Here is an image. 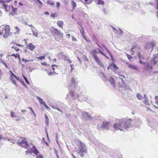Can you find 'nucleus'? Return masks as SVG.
<instances>
[{
    "label": "nucleus",
    "instance_id": "f257e3e1",
    "mask_svg": "<svg viewBox=\"0 0 158 158\" xmlns=\"http://www.w3.org/2000/svg\"><path fill=\"white\" fill-rule=\"evenodd\" d=\"M131 118L127 119L123 118L119 121V123H115L114 128L116 130H119L123 131L124 130L127 131L131 130V127L133 126L131 123Z\"/></svg>",
    "mask_w": 158,
    "mask_h": 158
},
{
    "label": "nucleus",
    "instance_id": "f03ea898",
    "mask_svg": "<svg viewBox=\"0 0 158 158\" xmlns=\"http://www.w3.org/2000/svg\"><path fill=\"white\" fill-rule=\"evenodd\" d=\"M0 28H2V29L1 34H3L5 31V34L3 35V37L4 38H7L10 33V26L9 25H2L0 27Z\"/></svg>",
    "mask_w": 158,
    "mask_h": 158
},
{
    "label": "nucleus",
    "instance_id": "7ed1b4c3",
    "mask_svg": "<svg viewBox=\"0 0 158 158\" xmlns=\"http://www.w3.org/2000/svg\"><path fill=\"white\" fill-rule=\"evenodd\" d=\"M76 143L79 149V150H81L82 152H84L85 150H87L85 145L81 140L77 139L76 140Z\"/></svg>",
    "mask_w": 158,
    "mask_h": 158
},
{
    "label": "nucleus",
    "instance_id": "20e7f679",
    "mask_svg": "<svg viewBox=\"0 0 158 158\" xmlns=\"http://www.w3.org/2000/svg\"><path fill=\"white\" fill-rule=\"evenodd\" d=\"M26 139L24 138H23V139L21 142H17L16 143L17 144L19 145L20 146L27 149L28 148L29 145H30V143L28 144L27 142L26 141Z\"/></svg>",
    "mask_w": 158,
    "mask_h": 158
},
{
    "label": "nucleus",
    "instance_id": "39448f33",
    "mask_svg": "<svg viewBox=\"0 0 158 158\" xmlns=\"http://www.w3.org/2000/svg\"><path fill=\"white\" fill-rule=\"evenodd\" d=\"M27 149L30 150L31 153H33L36 155H37L39 153L38 151L36 148L35 146L31 143L30 145H29L28 148H27Z\"/></svg>",
    "mask_w": 158,
    "mask_h": 158
},
{
    "label": "nucleus",
    "instance_id": "423d86ee",
    "mask_svg": "<svg viewBox=\"0 0 158 158\" xmlns=\"http://www.w3.org/2000/svg\"><path fill=\"white\" fill-rule=\"evenodd\" d=\"M58 56L60 59H63L65 61H68L69 63L72 62L71 60L67 56L63 54L62 53L59 54Z\"/></svg>",
    "mask_w": 158,
    "mask_h": 158
},
{
    "label": "nucleus",
    "instance_id": "0eeeda50",
    "mask_svg": "<svg viewBox=\"0 0 158 158\" xmlns=\"http://www.w3.org/2000/svg\"><path fill=\"white\" fill-rule=\"evenodd\" d=\"M83 118L89 120L92 119L93 118L92 117L89 115L86 112H83L81 114Z\"/></svg>",
    "mask_w": 158,
    "mask_h": 158
},
{
    "label": "nucleus",
    "instance_id": "6e6552de",
    "mask_svg": "<svg viewBox=\"0 0 158 158\" xmlns=\"http://www.w3.org/2000/svg\"><path fill=\"white\" fill-rule=\"evenodd\" d=\"M109 123L108 122H103L102 125V127L107 130H108L109 128Z\"/></svg>",
    "mask_w": 158,
    "mask_h": 158
},
{
    "label": "nucleus",
    "instance_id": "1a4fd4ad",
    "mask_svg": "<svg viewBox=\"0 0 158 158\" xmlns=\"http://www.w3.org/2000/svg\"><path fill=\"white\" fill-rule=\"evenodd\" d=\"M4 8L6 12H7L8 11H10L11 10V8H12V6L7 5H3Z\"/></svg>",
    "mask_w": 158,
    "mask_h": 158
},
{
    "label": "nucleus",
    "instance_id": "9d476101",
    "mask_svg": "<svg viewBox=\"0 0 158 158\" xmlns=\"http://www.w3.org/2000/svg\"><path fill=\"white\" fill-rule=\"evenodd\" d=\"M93 57H94L95 61L100 66H101L102 65L101 61L100 60L99 58L97 56H93Z\"/></svg>",
    "mask_w": 158,
    "mask_h": 158
},
{
    "label": "nucleus",
    "instance_id": "9b49d317",
    "mask_svg": "<svg viewBox=\"0 0 158 158\" xmlns=\"http://www.w3.org/2000/svg\"><path fill=\"white\" fill-rule=\"evenodd\" d=\"M128 67L131 69L136 70H138V68L135 65H134L131 64H128Z\"/></svg>",
    "mask_w": 158,
    "mask_h": 158
},
{
    "label": "nucleus",
    "instance_id": "f8f14e48",
    "mask_svg": "<svg viewBox=\"0 0 158 158\" xmlns=\"http://www.w3.org/2000/svg\"><path fill=\"white\" fill-rule=\"evenodd\" d=\"M9 73H10V78L12 79L14 77L16 79L18 80H19V78L17 77L16 75H15L11 71H10Z\"/></svg>",
    "mask_w": 158,
    "mask_h": 158
},
{
    "label": "nucleus",
    "instance_id": "ddd939ff",
    "mask_svg": "<svg viewBox=\"0 0 158 158\" xmlns=\"http://www.w3.org/2000/svg\"><path fill=\"white\" fill-rule=\"evenodd\" d=\"M156 44L155 42L152 41L150 43H148L147 46H148V48H153L154 46H155Z\"/></svg>",
    "mask_w": 158,
    "mask_h": 158
},
{
    "label": "nucleus",
    "instance_id": "4468645a",
    "mask_svg": "<svg viewBox=\"0 0 158 158\" xmlns=\"http://www.w3.org/2000/svg\"><path fill=\"white\" fill-rule=\"evenodd\" d=\"M52 33L55 35H59L60 34V32L58 29L53 28V29L52 31Z\"/></svg>",
    "mask_w": 158,
    "mask_h": 158
},
{
    "label": "nucleus",
    "instance_id": "2eb2a0df",
    "mask_svg": "<svg viewBox=\"0 0 158 158\" xmlns=\"http://www.w3.org/2000/svg\"><path fill=\"white\" fill-rule=\"evenodd\" d=\"M108 81L113 86L114 88L115 87V85L113 78L112 77H110L108 79Z\"/></svg>",
    "mask_w": 158,
    "mask_h": 158
},
{
    "label": "nucleus",
    "instance_id": "dca6fc26",
    "mask_svg": "<svg viewBox=\"0 0 158 158\" xmlns=\"http://www.w3.org/2000/svg\"><path fill=\"white\" fill-rule=\"evenodd\" d=\"M72 85H71L73 88H75L76 85L75 79L74 77L72 78L71 80Z\"/></svg>",
    "mask_w": 158,
    "mask_h": 158
},
{
    "label": "nucleus",
    "instance_id": "f3484780",
    "mask_svg": "<svg viewBox=\"0 0 158 158\" xmlns=\"http://www.w3.org/2000/svg\"><path fill=\"white\" fill-rule=\"evenodd\" d=\"M87 150H85V151L82 152L81 150H79V152H77V154L79 155L81 157L84 156V153H86Z\"/></svg>",
    "mask_w": 158,
    "mask_h": 158
},
{
    "label": "nucleus",
    "instance_id": "a211bd4d",
    "mask_svg": "<svg viewBox=\"0 0 158 158\" xmlns=\"http://www.w3.org/2000/svg\"><path fill=\"white\" fill-rule=\"evenodd\" d=\"M28 48L31 50H32L35 47V46L33 45L31 43L29 44H28Z\"/></svg>",
    "mask_w": 158,
    "mask_h": 158
},
{
    "label": "nucleus",
    "instance_id": "6ab92c4d",
    "mask_svg": "<svg viewBox=\"0 0 158 158\" xmlns=\"http://www.w3.org/2000/svg\"><path fill=\"white\" fill-rule=\"evenodd\" d=\"M37 99L38 100L41 104L44 105L46 103L41 98L39 97L38 96L37 97Z\"/></svg>",
    "mask_w": 158,
    "mask_h": 158
},
{
    "label": "nucleus",
    "instance_id": "aec40b11",
    "mask_svg": "<svg viewBox=\"0 0 158 158\" xmlns=\"http://www.w3.org/2000/svg\"><path fill=\"white\" fill-rule=\"evenodd\" d=\"M104 48L105 50L109 54V55H110V56L112 58H113V56L112 55L111 52H110L109 51V50L108 49V48L106 47L104 45H103Z\"/></svg>",
    "mask_w": 158,
    "mask_h": 158
},
{
    "label": "nucleus",
    "instance_id": "412c9836",
    "mask_svg": "<svg viewBox=\"0 0 158 158\" xmlns=\"http://www.w3.org/2000/svg\"><path fill=\"white\" fill-rule=\"evenodd\" d=\"M63 24V22L62 21H59L57 22V25L60 27L62 28V25Z\"/></svg>",
    "mask_w": 158,
    "mask_h": 158
},
{
    "label": "nucleus",
    "instance_id": "4be33fe9",
    "mask_svg": "<svg viewBox=\"0 0 158 158\" xmlns=\"http://www.w3.org/2000/svg\"><path fill=\"white\" fill-rule=\"evenodd\" d=\"M97 49L98 50V48H97ZM98 53V52H97V49H94L91 52V54L93 55V56H96V54Z\"/></svg>",
    "mask_w": 158,
    "mask_h": 158
},
{
    "label": "nucleus",
    "instance_id": "5701e85b",
    "mask_svg": "<svg viewBox=\"0 0 158 158\" xmlns=\"http://www.w3.org/2000/svg\"><path fill=\"white\" fill-rule=\"evenodd\" d=\"M71 4L73 6V9L74 10L75 9V7L76 6L77 4L75 2L73 1H71Z\"/></svg>",
    "mask_w": 158,
    "mask_h": 158
},
{
    "label": "nucleus",
    "instance_id": "b1692460",
    "mask_svg": "<svg viewBox=\"0 0 158 158\" xmlns=\"http://www.w3.org/2000/svg\"><path fill=\"white\" fill-rule=\"evenodd\" d=\"M136 96L137 98L139 100H141L143 98V96L142 95L140 94L139 93H137Z\"/></svg>",
    "mask_w": 158,
    "mask_h": 158
},
{
    "label": "nucleus",
    "instance_id": "393cba45",
    "mask_svg": "<svg viewBox=\"0 0 158 158\" xmlns=\"http://www.w3.org/2000/svg\"><path fill=\"white\" fill-rule=\"evenodd\" d=\"M32 31L33 33V35L35 36V37H37L38 36V33L35 31V32L33 29H32Z\"/></svg>",
    "mask_w": 158,
    "mask_h": 158
},
{
    "label": "nucleus",
    "instance_id": "a878e982",
    "mask_svg": "<svg viewBox=\"0 0 158 158\" xmlns=\"http://www.w3.org/2000/svg\"><path fill=\"white\" fill-rule=\"evenodd\" d=\"M118 80L119 81L122 82V84L123 86H124L126 85L125 83L123 81V79L122 78H118Z\"/></svg>",
    "mask_w": 158,
    "mask_h": 158
},
{
    "label": "nucleus",
    "instance_id": "bb28decb",
    "mask_svg": "<svg viewBox=\"0 0 158 158\" xmlns=\"http://www.w3.org/2000/svg\"><path fill=\"white\" fill-rule=\"evenodd\" d=\"M143 102L145 105H149V103L148 98L145 99L143 101Z\"/></svg>",
    "mask_w": 158,
    "mask_h": 158
},
{
    "label": "nucleus",
    "instance_id": "cd10ccee",
    "mask_svg": "<svg viewBox=\"0 0 158 158\" xmlns=\"http://www.w3.org/2000/svg\"><path fill=\"white\" fill-rule=\"evenodd\" d=\"M97 3L99 5H103L104 2L102 0H97Z\"/></svg>",
    "mask_w": 158,
    "mask_h": 158
},
{
    "label": "nucleus",
    "instance_id": "c85d7f7f",
    "mask_svg": "<svg viewBox=\"0 0 158 158\" xmlns=\"http://www.w3.org/2000/svg\"><path fill=\"white\" fill-rule=\"evenodd\" d=\"M28 108L30 110L31 113L33 114L34 116L35 117L36 116V114H35V112H34V110H33L32 108L31 107H29Z\"/></svg>",
    "mask_w": 158,
    "mask_h": 158
},
{
    "label": "nucleus",
    "instance_id": "c756f323",
    "mask_svg": "<svg viewBox=\"0 0 158 158\" xmlns=\"http://www.w3.org/2000/svg\"><path fill=\"white\" fill-rule=\"evenodd\" d=\"M15 29L17 30V31L15 33V34H18L19 33L20 29L17 26L15 27Z\"/></svg>",
    "mask_w": 158,
    "mask_h": 158
},
{
    "label": "nucleus",
    "instance_id": "7c9ffc66",
    "mask_svg": "<svg viewBox=\"0 0 158 158\" xmlns=\"http://www.w3.org/2000/svg\"><path fill=\"white\" fill-rule=\"evenodd\" d=\"M98 49L99 53H101L105 57H106L107 59H109V58L108 57H107V56H106L98 48Z\"/></svg>",
    "mask_w": 158,
    "mask_h": 158
},
{
    "label": "nucleus",
    "instance_id": "2f4dec72",
    "mask_svg": "<svg viewBox=\"0 0 158 158\" xmlns=\"http://www.w3.org/2000/svg\"><path fill=\"white\" fill-rule=\"evenodd\" d=\"M138 55L139 59L141 60L142 59L143 60L144 59V57L140 55V53H138Z\"/></svg>",
    "mask_w": 158,
    "mask_h": 158
},
{
    "label": "nucleus",
    "instance_id": "473e14b6",
    "mask_svg": "<svg viewBox=\"0 0 158 158\" xmlns=\"http://www.w3.org/2000/svg\"><path fill=\"white\" fill-rule=\"evenodd\" d=\"M10 79L11 80L12 82L15 85H16V86H17V85L16 83V81L13 78L12 79Z\"/></svg>",
    "mask_w": 158,
    "mask_h": 158
},
{
    "label": "nucleus",
    "instance_id": "72a5a7b5",
    "mask_svg": "<svg viewBox=\"0 0 158 158\" xmlns=\"http://www.w3.org/2000/svg\"><path fill=\"white\" fill-rule=\"evenodd\" d=\"M45 117L46 120V123L47 124V126H48V123H49L48 118V117L47 116L46 114H45Z\"/></svg>",
    "mask_w": 158,
    "mask_h": 158
},
{
    "label": "nucleus",
    "instance_id": "f704fd0d",
    "mask_svg": "<svg viewBox=\"0 0 158 158\" xmlns=\"http://www.w3.org/2000/svg\"><path fill=\"white\" fill-rule=\"evenodd\" d=\"M82 28V29L81 30V32L82 35V36H84L85 38V35H84V33H85V32H84V29L82 27H81Z\"/></svg>",
    "mask_w": 158,
    "mask_h": 158
},
{
    "label": "nucleus",
    "instance_id": "c9c22d12",
    "mask_svg": "<svg viewBox=\"0 0 158 158\" xmlns=\"http://www.w3.org/2000/svg\"><path fill=\"white\" fill-rule=\"evenodd\" d=\"M144 64V66L146 69H148V67H149V64L148 63H146L145 62H143Z\"/></svg>",
    "mask_w": 158,
    "mask_h": 158
},
{
    "label": "nucleus",
    "instance_id": "e433bc0d",
    "mask_svg": "<svg viewBox=\"0 0 158 158\" xmlns=\"http://www.w3.org/2000/svg\"><path fill=\"white\" fill-rule=\"evenodd\" d=\"M17 10V8H14L13 6H12V8H11V10L12 12L14 13H15Z\"/></svg>",
    "mask_w": 158,
    "mask_h": 158
},
{
    "label": "nucleus",
    "instance_id": "4c0bfd02",
    "mask_svg": "<svg viewBox=\"0 0 158 158\" xmlns=\"http://www.w3.org/2000/svg\"><path fill=\"white\" fill-rule=\"evenodd\" d=\"M110 65L115 69H118V67H117V65L113 63H112L110 64Z\"/></svg>",
    "mask_w": 158,
    "mask_h": 158
},
{
    "label": "nucleus",
    "instance_id": "58836bf2",
    "mask_svg": "<svg viewBox=\"0 0 158 158\" xmlns=\"http://www.w3.org/2000/svg\"><path fill=\"white\" fill-rule=\"evenodd\" d=\"M10 115H11V116L12 117H16V116L15 113L14 112H12V111H11V112H10Z\"/></svg>",
    "mask_w": 158,
    "mask_h": 158
},
{
    "label": "nucleus",
    "instance_id": "ea45409f",
    "mask_svg": "<svg viewBox=\"0 0 158 158\" xmlns=\"http://www.w3.org/2000/svg\"><path fill=\"white\" fill-rule=\"evenodd\" d=\"M47 3L51 6H53L54 4V3L53 2L51 1H48L47 2Z\"/></svg>",
    "mask_w": 158,
    "mask_h": 158
},
{
    "label": "nucleus",
    "instance_id": "a19ab883",
    "mask_svg": "<svg viewBox=\"0 0 158 158\" xmlns=\"http://www.w3.org/2000/svg\"><path fill=\"white\" fill-rule=\"evenodd\" d=\"M156 58H155V56H154V57L153 58L152 61V62H153L154 64H157V61L156 60Z\"/></svg>",
    "mask_w": 158,
    "mask_h": 158
},
{
    "label": "nucleus",
    "instance_id": "79ce46f5",
    "mask_svg": "<svg viewBox=\"0 0 158 158\" xmlns=\"http://www.w3.org/2000/svg\"><path fill=\"white\" fill-rule=\"evenodd\" d=\"M155 99L156 100V103L158 105V96H156L155 97Z\"/></svg>",
    "mask_w": 158,
    "mask_h": 158
},
{
    "label": "nucleus",
    "instance_id": "37998d69",
    "mask_svg": "<svg viewBox=\"0 0 158 158\" xmlns=\"http://www.w3.org/2000/svg\"><path fill=\"white\" fill-rule=\"evenodd\" d=\"M23 78H24V80H25V81H26V82L28 84H29V82L28 81L27 78L24 75H23Z\"/></svg>",
    "mask_w": 158,
    "mask_h": 158
},
{
    "label": "nucleus",
    "instance_id": "c03bdc74",
    "mask_svg": "<svg viewBox=\"0 0 158 158\" xmlns=\"http://www.w3.org/2000/svg\"><path fill=\"white\" fill-rule=\"evenodd\" d=\"M45 57L44 56H40L38 58V59H40V60H43L45 59Z\"/></svg>",
    "mask_w": 158,
    "mask_h": 158
},
{
    "label": "nucleus",
    "instance_id": "a18cd8bd",
    "mask_svg": "<svg viewBox=\"0 0 158 158\" xmlns=\"http://www.w3.org/2000/svg\"><path fill=\"white\" fill-rule=\"evenodd\" d=\"M50 16L52 18H54L57 16V15L55 13L52 14Z\"/></svg>",
    "mask_w": 158,
    "mask_h": 158
},
{
    "label": "nucleus",
    "instance_id": "49530a36",
    "mask_svg": "<svg viewBox=\"0 0 158 158\" xmlns=\"http://www.w3.org/2000/svg\"><path fill=\"white\" fill-rule=\"evenodd\" d=\"M25 153L27 154H32L30 150H28L27 151L25 152Z\"/></svg>",
    "mask_w": 158,
    "mask_h": 158
},
{
    "label": "nucleus",
    "instance_id": "de8ad7c7",
    "mask_svg": "<svg viewBox=\"0 0 158 158\" xmlns=\"http://www.w3.org/2000/svg\"><path fill=\"white\" fill-rule=\"evenodd\" d=\"M60 5V3L59 2H56V6L58 9H59Z\"/></svg>",
    "mask_w": 158,
    "mask_h": 158
},
{
    "label": "nucleus",
    "instance_id": "09e8293b",
    "mask_svg": "<svg viewBox=\"0 0 158 158\" xmlns=\"http://www.w3.org/2000/svg\"><path fill=\"white\" fill-rule=\"evenodd\" d=\"M12 48H14L15 50L16 51H18L19 50V49L16 47L12 46Z\"/></svg>",
    "mask_w": 158,
    "mask_h": 158
},
{
    "label": "nucleus",
    "instance_id": "8fccbe9b",
    "mask_svg": "<svg viewBox=\"0 0 158 158\" xmlns=\"http://www.w3.org/2000/svg\"><path fill=\"white\" fill-rule=\"evenodd\" d=\"M51 66L52 67H55V68H57L58 67L57 65L54 64H52V65ZM52 69L53 71L55 69V68L53 67H52Z\"/></svg>",
    "mask_w": 158,
    "mask_h": 158
},
{
    "label": "nucleus",
    "instance_id": "3c124183",
    "mask_svg": "<svg viewBox=\"0 0 158 158\" xmlns=\"http://www.w3.org/2000/svg\"><path fill=\"white\" fill-rule=\"evenodd\" d=\"M44 105L45 106L46 108L48 110H50V108L48 106L46 103Z\"/></svg>",
    "mask_w": 158,
    "mask_h": 158
},
{
    "label": "nucleus",
    "instance_id": "603ef678",
    "mask_svg": "<svg viewBox=\"0 0 158 158\" xmlns=\"http://www.w3.org/2000/svg\"><path fill=\"white\" fill-rule=\"evenodd\" d=\"M28 26L31 27V30L32 29H35L36 30H37L32 25H28Z\"/></svg>",
    "mask_w": 158,
    "mask_h": 158
},
{
    "label": "nucleus",
    "instance_id": "864d4df0",
    "mask_svg": "<svg viewBox=\"0 0 158 158\" xmlns=\"http://www.w3.org/2000/svg\"><path fill=\"white\" fill-rule=\"evenodd\" d=\"M127 58L129 60H130V59H131L132 58V57L131 55H129L128 54H127Z\"/></svg>",
    "mask_w": 158,
    "mask_h": 158
},
{
    "label": "nucleus",
    "instance_id": "5fc2aeb1",
    "mask_svg": "<svg viewBox=\"0 0 158 158\" xmlns=\"http://www.w3.org/2000/svg\"><path fill=\"white\" fill-rule=\"evenodd\" d=\"M72 40L73 41H77L76 38L74 37V36L72 37Z\"/></svg>",
    "mask_w": 158,
    "mask_h": 158
},
{
    "label": "nucleus",
    "instance_id": "6e6d98bb",
    "mask_svg": "<svg viewBox=\"0 0 158 158\" xmlns=\"http://www.w3.org/2000/svg\"><path fill=\"white\" fill-rule=\"evenodd\" d=\"M2 63L5 66L6 68H8V67L7 66L6 64L5 63H4L3 61V62H2Z\"/></svg>",
    "mask_w": 158,
    "mask_h": 158
},
{
    "label": "nucleus",
    "instance_id": "4d7b16f0",
    "mask_svg": "<svg viewBox=\"0 0 158 158\" xmlns=\"http://www.w3.org/2000/svg\"><path fill=\"white\" fill-rule=\"evenodd\" d=\"M22 60L23 61H24L25 63L27 62L28 61V60L24 59V58H22Z\"/></svg>",
    "mask_w": 158,
    "mask_h": 158
},
{
    "label": "nucleus",
    "instance_id": "13d9d810",
    "mask_svg": "<svg viewBox=\"0 0 158 158\" xmlns=\"http://www.w3.org/2000/svg\"><path fill=\"white\" fill-rule=\"evenodd\" d=\"M36 158H43L42 156L40 155L39 156H36Z\"/></svg>",
    "mask_w": 158,
    "mask_h": 158
},
{
    "label": "nucleus",
    "instance_id": "bf43d9fd",
    "mask_svg": "<svg viewBox=\"0 0 158 158\" xmlns=\"http://www.w3.org/2000/svg\"><path fill=\"white\" fill-rule=\"evenodd\" d=\"M70 94H71L72 96H73L74 95V92L73 91H71L70 92Z\"/></svg>",
    "mask_w": 158,
    "mask_h": 158
},
{
    "label": "nucleus",
    "instance_id": "052dcab7",
    "mask_svg": "<svg viewBox=\"0 0 158 158\" xmlns=\"http://www.w3.org/2000/svg\"><path fill=\"white\" fill-rule=\"evenodd\" d=\"M56 109H57V110H58V111H59L60 112H61V113H63V112L62 110H60L58 108H56Z\"/></svg>",
    "mask_w": 158,
    "mask_h": 158
},
{
    "label": "nucleus",
    "instance_id": "680f3d73",
    "mask_svg": "<svg viewBox=\"0 0 158 158\" xmlns=\"http://www.w3.org/2000/svg\"><path fill=\"white\" fill-rule=\"evenodd\" d=\"M53 73L51 72H50L48 73V75L49 76H51L53 74Z\"/></svg>",
    "mask_w": 158,
    "mask_h": 158
},
{
    "label": "nucleus",
    "instance_id": "e2e57ef3",
    "mask_svg": "<svg viewBox=\"0 0 158 158\" xmlns=\"http://www.w3.org/2000/svg\"><path fill=\"white\" fill-rule=\"evenodd\" d=\"M156 2H157V6H156V9L158 10V0H156Z\"/></svg>",
    "mask_w": 158,
    "mask_h": 158
},
{
    "label": "nucleus",
    "instance_id": "0e129e2a",
    "mask_svg": "<svg viewBox=\"0 0 158 158\" xmlns=\"http://www.w3.org/2000/svg\"><path fill=\"white\" fill-rule=\"evenodd\" d=\"M21 111L22 112L25 113L27 111V110H21Z\"/></svg>",
    "mask_w": 158,
    "mask_h": 158
},
{
    "label": "nucleus",
    "instance_id": "69168bd1",
    "mask_svg": "<svg viewBox=\"0 0 158 158\" xmlns=\"http://www.w3.org/2000/svg\"><path fill=\"white\" fill-rule=\"evenodd\" d=\"M144 97L145 99L148 98L147 95L146 94H144Z\"/></svg>",
    "mask_w": 158,
    "mask_h": 158
},
{
    "label": "nucleus",
    "instance_id": "338daca9",
    "mask_svg": "<svg viewBox=\"0 0 158 158\" xmlns=\"http://www.w3.org/2000/svg\"><path fill=\"white\" fill-rule=\"evenodd\" d=\"M16 45L17 46H18L21 47L22 46V45L21 44H16Z\"/></svg>",
    "mask_w": 158,
    "mask_h": 158
},
{
    "label": "nucleus",
    "instance_id": "774afa93",
    "mask_svg": "<svg viewBox=\"0 0 158 158\" xmlns=\"http://www.w3.org/2000/svg\"><path fill=\"white\" fill-rule=\"evenodd\" d=\"M71 155L73 157V158H77L73 153H72Z\"/></svg>",
    "mask_w": 158,
    "mask_h": 158
}]
</instances>
